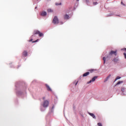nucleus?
<instances>
[{
    "label": "nucleus",
    "mask_w": 126,
    "mask_h": 126,
    "mask_svg": "<svg viewBox=\"0 0 126 126\" xmlns=\"http://www.w3.org/2000/svg\"><path fill=\"white\" fill-rule=\"evenodd\" d=\"M45 99H46L45 97H42V99L44 100V101L42 102V105L43 107V108H48V107H49L50 103L49 102V100H45Z\"/></svg>",
    "instance_id": "f257e3e1"
},
{
    "label": "nucleus",
    "mask_w": 126,
    "mask_h": 126,
    "mask_svg": "<svg viewBox=\"0 0 126 126\" xmlns=\"http://www.w3.org/2000/svg\"><path fill=\"white\" fill-rule=\"evenodd\" d=\"M39 37H43L44 36V34L43 33L40 32L38 34Z\"/></svg>",
    "instance_id": "ddd939ff"
},
{
    "label": "nucleus",
    "mask_w": 126,
    "mask_h": 126,
    "mask_svg": "<svg viewBox=\"0 0 126 126\" xmlns=\"http://www.w3.org/2000/svg\"><path fill=\"white\" fill-rule=\"evenodd\" d=\"M39 33H40V31H37V30L34 31V34L32 35V37L35 36V35H36V34H39Z\"/></svg>",
    "instance_id": "20e7f679"
},
{
    "label": "nucleus",
    "mask_w": 126,
    "mask_h": 126,
    "mask_svg": "<svg viewBox=\"0 0 126 126\" xmlns=\"http://www.w3.org/2000/svg\"><path fill=\"white\" fill-rule=\"evenodd\" d=\"M28 55V52H27L26 50H25L23 52V56H24V57H27Z\"/></svg>",
    "instance_id": "39448f33"
},
{
    "label": "nucleus",
    "mask_w": 126,
    "mask_h": 126,
    "mask_svg": "<svg viewBox=\"0 0 126 126\" xmlns=\"http://www.w3.org/2000/svg\"><path fill=\"white\" fill-rule=\"evenodd\" d=\"M37 41H39V39H37L35 41H32V43H36Z\"/></svg>",
    "instance_id": "b1692460"
},
{
    "label": "nucleus",
    "mask_w": 126,
    "mask_h": 126,
    "mask_svg": "<svg viewBox=\"0 0 126 126\" xmlns=\"http://www.w3.org/2000/svg\"><path fill=\"white\" fill-rule=\"evenodd\" d=\"M53 10L51 8L48 9H47V12H53Z\"/></svg>",
    "instance_id": "4468645a"
},
{
    "label": "nucleus",
    "mask_w": 126,
    "mask_h": 126,
    "mask_svg": "<svg viewBox=\"0 0 126 126\" xmlns=\"http://www.w3.org/2000/svg\"><path fill=\"white\" fill-rule=\"evenodd\" d=\"M78 0H77V1H78Z\"/></svg>",
    "instance_id": "473e14b6"
},
{
    "label": "nucleus",
    "mask_w": 126,
    "mask_h": 126,
    "mask_svg": "<svg viewBox=\"0 0 126 126\" xmlns=\"http://www.w3.org/2000/svg\"><path fill=\"white\" fill-rule=\"evenodd\" d=\"M45 86L46 87V88H47L48 91H52V89H51V88L50 87V86L49 85H48V84H45Z\"/></svg>",
    "instance_id": "423d86ee"
},
{
    "label": "nucleus",
    "mask_w": 126,
    "mask_h": 126,
    "mask_svg": "<svg viewBox=\"0 0 126 126\" xmlns=\"http://www.w3.org/2000/svg\"><path fill=\"white\" fill-rule=\"evenodd\" d=\"M55 4H56V5H62V3L61 2H60V3L56 2V3H55Z\"/></svg>",
    "instance_id": "dca6fc26"
},
{
    "label": "nucleus",
    "mask_w": 126,
    "mask_h": 126,
    "mask_svg": "<svg viewBox=\"0 0 126 126\" xmlns=\"http://www.w3.org/2000/svg\"><path fill=\"white\" fill-rule=\"evenodd\" d=\"M119 58H114L113 59V62L114 63H118L119 62Z\"/></svg>",
    "instance_id": "9d476101"
},
{
    "label": "nucleus",
    "mask_w": 126,
    "mask_h": 126,
    "mask_svg": "<svg viewBox=\"0 0 126 126\" xmlns=\"http://www.w3.org/2000/svg\"><path fill=\"white\" fill-rule=\"evenodd\" d=\"M89 115H90V116H91V117H92V118H93V119H96V116H95V115H94V114L89 113Z\"/></svg>",
    "instance_id": "6e6552de"
},
{
    "label": "nucleus",
    "mask_w": 126,
    "mask_h": 126,
    "mask_svg": "<svg viewBox=\"0 0 126 126\" xmlns=\"http://www.w3.org/2000/svg\"><path fill=\"white\" fill-rule=\"evenodd\" d=\"M112 55H114L115 56H117V50L114 51H111L109 53V56H112Z\"/></svg>",
    "instance_id": "7ed1b4c3"
},
{
    "label": "nucleus",
    "mask_w": 126,
    "mask_h": 126,
    "mask_svg": "<svg viewBox=\"0 0 126 126\" xmlns=\"http://www.w3.org/2000/svg\"><path fill=\"white\" fill-rule=\"evenodd\" d=\"M121 4H123V5H125V4H124V3L123 2H121Z\"/></svg>",
    "instance_id": "c756f323"
},
{
    "label": "nucleus",
    "mask_w": 126,
    "mask_h": 126,
    "mask_svg": "<svg viewBox=\"0 0 126 126\" xmlns=\"http://www.w3.org/2000/svg\"><path fill=\"white\" fill-rule=\"evenodd\" d=\"M41 15L42 16H46V15H47V12L46 11H42L41 13Z\"/></svg>",
    "instance_id": "1a4fd4ad"
},
{
    "label": "nucleus",
    "mask_w": 126,
    "mask_h": 126,
    "mask_svg": "<svg viewBox=\"0 0 126 126\" xmlns=\"http://www.w3.org/2000/svg\"><path fill=\"white\" fill-rule=\"evenodd\" d=\"M53 23H54V24H59V19L58 18V17L55 16L54 17L53 20Z\"/></svg>",
    "instance_id": "f03ea898"
},
{
    "label": "nucleus",
    "mask_w": 126,
    "mask_h": 126,
    "mask_svg": "<svg viewBox=\"0 0 126 126\" xmlns=\"http://www.w3.org/2000/svg\"><path fill=\"white\" fill-rule=\"evenodd\" d=\"M97 126H102V124H101L100 123H97Z\"/></svg>",
    "instance_id": "412c9836"
},
{
    "label": "nucleus",
    "mask_w": 126,
    "mask_h": 126,
    "mask_svg": "<svg viewBox=\"0 0 126 126\" xmlns=\"http://www.w3.org/2000/svg\"><path fill=\"white\" fill-rule=\"evenodd\" d=\"M89 74H90V72H86V73H84V74H83V76L84 77H86V76H88V75H89Z\"/></svg>",
    "instance_id": "0eeeda50"
},
{
    "label": "nucleus",
    "mask_w": 126,
    "mask_h": 126,
    "mask_svg": "<svg viewBox=\"0 0 126 126\" xmlns=\"http://www.w3.org/2000/svg\"><path fill=\"white\" fill-rule=\"evenodd\" d=\"M111 77V75H109L107 78L106 79H109Z\"/></svg>",
    "instance_id": "5701e85b"
},
{
    "label": "nucleus",
    "mask_w": 126,
    "mask_h": 126,
    "mask_svg": "<svg viewBox=\"0 0 126 126\" xmlns=\"http://www.w3.org/2000/svg\"><path fill=\"white\" fill-rule=\"evenodd\" d=\"M33 41V39H31L29 41V42H32Z\"/></svg>",
    "instance_id": "cd10ccee"
},
{
    "label": "nucleus",
    "mask_w": 126,
    "mask_h": 126,
    "mask_svg": "<svg viewBox=\"0 0 126 126\" xmlns=\"http://www.w3.org/2000/svg\"><path fill=\"white\" fill-rule=\"evenodd\" d=\"M122 92H125V88H123L122 89Z\"/></svg>",
    "instance_id": "a878e982"
},
{
    "label": "nucleus",
    "mask_w": 126,
    "mask_h": 126,
    "mask_svg": "<svg viewBox=\"0 0 126 126\" xmlns=\"http://www.w3.org/2000/svg\"><path fill=\"white\" fill-rule=\"evenodd\" d=\"M106 59H109V60H110L111 58L109 57V56H107Z\"/></svg>",
    "instance_id": "bb28decb"
},
{
    "label": "nucleus",
    "mask_w": 126,
    "mask_h": 126,
    "mask_svg": "<svg viewBox=\"0 0 126 126\" xmlns=\"http://www.w3.org/2000/svg\"><path fill=\"white\" fill-rule=\"evenodd\" d=\"M121 83H123V81H119L117 83V85H119V84H120Z\"/></svg>",
    "instance_id": "a211bd4d"
},
{
    "label": "nucleus",
    "mask_w": 126,
    "mask_h": 126,
    "mask_svg": "<svg viewBox=\"0 0 126 126\" xmlns=\"http://www.w3.org/2000/svg\"><path fill=\"white\" fill-rule=\"evenodd\" d=\"M64 19H69V16H68V15H67V14H65L64 16Z\"/></svg>",
    "instance_id": "f8f14e48"
},
{
    "label": "nucleus",
    "mask_w": 126,
    "mask_h": 126,
    "mask_svg": "<svg viewBox=\"0 0 126 126\" xmlns=\"http://www.w3.org/2000/svg\"><path fill=\"white\" fill-rule=\"evenodd\" d=\"M35 8V9H36V8H37V6H36Z\"/></svg>",
    "instance_id": "2f4dec72"
},
{
    "label": "nucleus",
    "mask_w": 126,
    "mask_h": 126,
    "mask_svg": "<svg viewBox=\"0 0 126 126\" xmlns=\"http://www.w3.org/2000/svg\"><path fill=\"white\" fill-rule=\"evenodd\" d=\"M93 5H97V4H98V2H93Z\"/></svg>",
    "instance_id": "2eb2a0df"
},
{
    "label": "nucleus",
    "mask_w": 126,
    "mask_h": 126,
    "mask_svg": "<svg viewBox=\"0 0 126 126\" xmlns=\"http://www.w3.org/2000/svg\"><path fill=\"white\" fill-rule=\"evenodd\" d=\"M95 70L94 69H90L89 70V71H90V72H92L93 71H94Z\"/></svg>",
    "instance_id": "aec40b11"
},
{
    "label": "nucleus",
    "mask_w": 126,
    "mask_h": 126,
    "mask_svg": "<svg viewBox=\"0 0 126 126\" xmlns=\"http://www.w3.org/2000/svg\"><path fill=\"white\" fill-rule=\"evenodd\" d=\"M78 83V81H77L76 83H75V85H77Z\"/></svg>",
    "instance_id": "c85d7f7f"
},
{
    "label": "nucleus",
    "mask_w": 126,
    "mask_h": 126,
    "mask_svg": "<svg viewBox=\"0 0 126 126\" xmlns=\"http://www.w3.org/2000/svg\"><path fill=\"white\" fill-rule=\"evenodd\" d=\"M95 81V79H92L90 81L87 82V84H90L92 82H94Z\"/></svg>",
    "instance_id": "9b49d317"
},
{
    "label": "nucleus",
    "mask_w": 126,
    "mask_h": 126,
    "mask_svg": "<svg viewBox=\"0 0 126 126\" xmlns=\"http://www.w3.org/2000/svg\"><path fill=\"white\" fill-rule=\"evenodd\" d=\"M97 78H98V76H94L92 78V79H97Z\"/></svg>",
    "instance_id": "6ab92c4d"
},
{
    "label": "nucleus",
    "mask_w": 126,
    "mask_h": 126,
    "mask_svg": "<svg viewBox=\"0 0 126 126\" xmlns=\"http://www.w3.org/2000/svg\"><path fill=\"white\" fill-rule=\"evenodd\" d=\"M125 58L126 59V53H124Z\"/></svg>",
    "instance_id": "393cba45"
},
{
    "label": "nucleus",
    "mask_w": 126,
    "mask_h": 126,
    "mask_svg": "<svg viewBox=\"0 0 126 126\" xmlns=\"http://www.w3.org/2000/svg\"><path fill=\"white\" fill-rule=\"evenodd\" d=\"M124 50L126 51V48H125V49H124Z\"/></svg>",
    "instance_id": "7c9ffc66"
},
{
    "label": "nucleus",
    "mask_w": 126,
    "mask_h": 126,
    "mask_svg": "<svg viewBox=\"0 0 126 126\" xmlns=\"http://www.w3.org/2000/svg\"><path fill=\"white\" fill-rule=\"evenodd\" d=\"M103 63H106V57H103Z\"/></svg>",
    "instance_id": "f3484780"
},
{
    "label": "nucleus",
    "mask_w": 126,
    "mask_h": 126,
    "mask_svg": "<svg viewBox=\"0 0 126 126\" xmlns=\"http://www.w3.org/2000/svg\"><path fill=\"white\" fill-rule=\"evenodd\" d=\"M116 79H121V77L120 76H117Z\"/></svg>",
    "instance_id": "4be33fe9"
}]
</instances>
